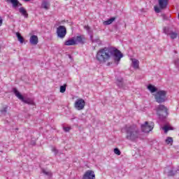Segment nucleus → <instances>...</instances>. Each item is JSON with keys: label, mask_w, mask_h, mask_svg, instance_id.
Instances as JSON below:
<instances>
[{"label": "nucleus", "mask_w": 179, "mask_h": 179, "mask_svg": "<svg viewBox=\"0 0 179 179\" xmlns=\"http://www.w3.org/2000/svg\"><path fill=\"white\" fill-rule=\"evenodd\" d=\"M122 53L114 47L103 48L98 50L96 58L100 64H106L108 66L113 62H120Z\"/></svg>", "instance_id": "f257e3e1"}, {"label": "nucleus", "mask_w": 179, "mask_h": 179, "mask_svg": "<svg viewBox=\"0 0 179 179\" xmlns=\"http://www.w3.org/2000/svg\"><path fill=\"white\" fill-rule=\"evenodd\" d=\"M125 129L127 139L132 141V142H136L138 139H142V135L136 125H127Z\"/></svg>", "instance_id": "f03ea898"}, {"label": "nucleus", "mask_w": 179, "mask_h": 179, "mask_svg": "<svg viewBox=\"0 0 179 179\" xmlns=\"http://www.w3.org/2000/svg\"><path fill=\"white\" fill-rule=\"evenodd\" d=\"M13 92H14V94H15L16 97H17V99L21 100V101H23V103H25L26 104H29L31 106H33L34 104V101H33L30 98L24 99L23 95H22V94H20L16 88L13 89Z\"/></svg>", "instance_id": "7ed1b4c3"}, {"label": "nucleus", "mask_w": 179, "mask_h": 179, "mask_svg": "<svg viewBox=\"0 0 179 179\" xmlns=\"http://www.w3.org/2000/svg\"><path fill=\"white\" fill-rule=\"evenodd\" d=\"M157 114L159 118H166L169 115L167 108L164 105H159L156 108Z\"/></svg>", "instance_id": "20e7f679"}, {"label": "nucleus", "mask_w": 179, "mask_h": 179, "mask_svg": "<svg viewBox=\"0 0 179 179\" xmlns=\"http://www.w3.org/2000/svg\"><path fill=\"white\" fill-rule=\"evenodd\" d=\"M158 5L155 6L154 9L156 13H160L162 12V9H166L167 8V5H169V0H158Z\"/></svg>", "instance_id": "39448f33"}, {"label": "nucleus", "mask_w": 179, "mask_h": 179, "mask_svg": "<svg viewBox=\"0 0 179 179\" xmlns=\"http://www.w3.org/2000/svg\"><path fill=\"white\" fill-rule=\"evenodd\" d=\"M166 94H167V92L166 91H158L155 94V100L157 103H164L166 101Z\"/></svg>", "instance_id": "423d86ee"}, {"label": "nucleus", "mask_w": 179, "mask_h": 179, "mask_svg": "<svg viewBox=\"0 0 179 179\" xmlns=\"http://www.w3.org/2000/svg\"><path fill=\"white\" fill-rule=\"evenodd\" d=\"M154 127H155V123L152 122H145L144 124L141 125V130L143 131V132L148 134L150 132V131H152V129H153Z\"/></svg>", "instance_id": "0eeeda50"}, {"label": "nucleus", "mask_w": 179, "mask_h": 179, "mask_svg": "<svg viewBox=\"0 0 179 179\" xmlns=\"http://www.w3.org/2000/svg\"><path fill=\"white\" fill-rule=\"evenodd\" d=\"M86 106V102L83 99H78L75 101L74 107L76 110L80 111V110H83L85 106Z\"/></svg>", "instance_id": "6e6552de"}, {"label": "nucleus", "mask_w": 179, "mask_h": 179, "mask_svg": "<svg viewBox=\"0 0 179 179\" xmlns=\"http://www.w3.org/2000/svg\"><path fill=\"white\" fill-rule=\"evenodd\" d=\"M57 34L59 38H65L66 36V27L62 25L59 26L57 29Z\"/></svg>", "instance_id": "1a4fd4ad"}, {"label": "nucleus", "mask_w": 179, "mask_h": 179, "mask_svg": "<svg viewBox=\"0 0 179 179\" xmlns=\"http://www.w3.org/2000/svg\"><path fill=\"white\" fill-rule=\"evenodd\" d=\"M83 179H96V174L94 171L88 170L83 176Z\"/></svg>", "instance_id": "9d476101"}, {"label": "nucleus", "mask_w": 179, "mask_h": 179, "mask_svg": "<svg viewBox=\"0 0 179 179\" xmlns=\"http://www.w3.org/2000/svg\"><path fill=\"white\" fill-rule=\"evenodd\" d=\"M29 43L32 44V45H37L38 44V37L36 35H33L29 38Z\"/></svg>", "instance_id": "9b49d317"}, {"label": "nucleus", "mask_w": 179, "mask_h": 179, "mask_svg": "<svg viewBox=\"0 0 179 179\" xmlns=\"http://www.w3.org/2000/svg\"><path fill=\"white\" fill-rule=\"evenodd\" d=\"M64 45H76V39L75 37L69 38L64 42Z\"/></svg>", "instance_id": "f8f14e48"}, {"label": "nucleus", "mask_w": 179, "mask_h": 179, "mask_svg": "<svg viewBox=\"0 0 179 179\" xmlns=\"http://www.w3.org/2000/svg\"><path fill=\"white\" fill-rule=\"evenodd\" d=\"M41 8L42 9H45V10H48V9H50V3L47 1V0H43Z\"/></svg>", "instance_id": "ddd939ff"}, {"label": "nucleus", "mask_w": 179, "mask_h": 179, "mask_svg": "<svg viewBox=\"0 0 179 179\" xmlns=\"http://www.w3.org/2000/svg\"><path fill=\"white\" fill-rule=\"evenodd\" d=\"M6 2H10L13 8H17V6H22V3L17 0H6Z\"/></svg>", "instance_id": "4468645a"}, {"label": "nucleus", "mask_w": 179, "mask_h": 179, "mask_svg": "<svg viewBox=\"0 0 179 179\" xmlns=\"http://www.w3.org/2000/svg\"><path fill=\"white\" fill-rule=\"evenodd\" d=\"M162 129L164 131L166 134L169 132V131H173L174 130V128L170 125V124H165Z\"/></svg>", "instance_id": "2eb2a0df"}, {"label": "nucleus", "mask_w": 179, "mask_h": 179, "mask_svg": "<svg viewBox=\"0 0 179 179\" xmlns=\"http://www.w3.org/2000/svg\"><path fill=\"white\" fill-rule=\"evenodd\" d=\"M20 13H21V15L24 16V17H29V14L27 13V11L26 10V9L24 8L21 7L20 8Z\"/></svg>", "instance_id": "dca6fc26"}, {"label": "nucleus", "mask_w": 179, "mask_h": 179, "mask_svg": "<svg viewBox=\"0 0 179 179\" xmlns=\"http://www.w3.org/2000/svg\"><path fill=\"white\" fill-rule=\"evenodd\" d=\"M132 64H133L134 68H135L136 69H138V68H139V60L136 59H132Z\"/></svg>", "instance_id": "f3484780"}, {"label": "nucleus", "mask_w": 179, "mask_h": 179, "mask_svg": "<svg viewBox=\"0 0 179 179\" xmlns=\"http://www.w3.org/2000/svg\"><path fill=\"white\" fill-rule=\"evenodd\" d=\"M114 20H115V17H113L110 19H109L106 21H104L103 24L105 26H108V24H111V23H113V22H114Z\"/></svg>", "instance_id": "a211bd4d"}, {"label": "nucleus", "mask_w": 179, "mask_h": 179, "mask_svg": "<svg viewBox=\"0 0 179 179\" xmlns=\"http://www.w3.org/2000/svg\"><path fill=\"white\" fill-rule=\"evenodd\" d=\"M148 90H150V92H151V93H155V92H157V88L152 85H149L148 86Z\"/></svg>", "instance_id": "6ab92c4d"}, {"label": "nucleus", "mask_w": 179, "mask_h": 179, "mask_svg": "<svg viewBox=\"0 0 179 179\" xmlns=\"http://www.w3.org/2000/svg\"><path fill=\"white\" fill-rule=\"evenodd\" d=\"M116 83L120 87H124V80L122 78H118Z\"/></svg>", "instance_id": "aec40b11"}, {"label": "nucleus", "mask_w": 179, "mask_h": 179, "mask_svg": "<svg viewBox=\"0 0 179 179\" xmlns=\"http://www.w3.org/2000/svg\"><path fill=\"white\" fill-rule=\"evenodd\" d=\"M16 36H17V37L18 38V41H20V43H24V38H23V36H22L20 33L17 32Z\"/></svg>", "instance_id": "412c9836"}, {"label": "nucleus", "mask_w": 179, "mask_h": 179, "mask_svg": "<svg viewBox=\"0 0 179 179\" xmlns=\"http://www.w3.org/2000/svg\"><path fill=\"white\" fill-rule=\"evenodd\" d=\"M83 38H85V37H83V36H78L75 37L76 44H78V43H83Z\"/></svg>", "instance_id": "4be33fe9"}, {"label": "nucleus", "mask_w": 179, "mask_h": 179, "mask_svg": "<svg viewBox=\"0 0 179 179\" xmlns=\"http://www.w3.org/2000/svg\"><path fill=\"white\" fill-rule=\"evenodd\" d=\"M42 172L43 173V174H45V176H48V177H52V172L50 171H46L45 169H43Z\"/></svg>", "instance_id": "5701e85b"}, {"label": "nucleus", "mask_w": 179, "mask_h": 179, "mask_svg": "<svg viewBox=\"0 0 179 179\" xmlns=\"http://www.w3.org/2000/svg\"><path fill=\"white\" fill-rule=\"evenodd\" d=\"M166 143L167 145H173V138L167 137V138L166 139Z\"/></svg>", "instance_id": "b1692460"}, {"label": "nucleus", "mask_w": 179, "mask_h": 179, "mask_svg": "<svg viewBox=\"0 0 179 179\" xmlns=\"http://www.w3.org/2000/svg\"><path fill=\"white\" fill-rule=\"evenodd\" d=\"M66 91V84H64V85H62L60 87V93H65Z\"/></svg>", "instance_id": "393cba45"}, {"label": "nucleus", "mask_w": 179, "mask_h": 179, "mask_svg": "<svg viewBox=\"0 0 179 179\" xmlns=\"http://www.w3.org/2000/svg\"><path fill=\"white\" fill-rule=\"evenodd\" d=\"M169 35L171 36V38H172V40H174V38H177V33L176 32H171V34H169Z\"/></svg>", "instance_id": "a878e982"}, {"label": "nucleus", "mask_w": 179, "mask_h": 179, "mask_svg": "<svg viewBox=\"0 0 179 179\" xmlns=\"http://www.w3.org/2000/svg\"><path fill=\"white\" fill-rule=\"evenodd\" d=\"M114 153L115 155H117V156H120L121 155V151H120L118 148H115Z\"/></svg>", "instance_id": "bb28decb"}, {"label": "nucleus", "mask_w": 179, "mask_h": 179, "mask_svg": "<svg viewBox=\"0 0 179 179\" xmlns=\"http://www.w3.org/2000/svg\"><path fill=\"white\" fill-rule=\"evenodd\" d=\"M63 129L65 132H69L71 131V127H63Z\"/></svg>", "instance_id": "cd10ccee"}, {"label": "nucleus", "mask_w": 179, "mask_h": 179, "mask_svg": "<svg viewBox=\"0 0 179 179\" xmlns=\"http://www.w3.org/2000/svg\"><path fill=\"white\" fill-rule=\"evenodd\" d=\"M3 23V18H2V17L0 16V27L1 26H2Z\"/></svg>", "instance_id": "c85d7f7f"}, {"label": "nucleus", "mask_w": 179, "mask_h": 179, "mask_svg": "<svg viewBox=\"0 0 179 179\" xmlns=\"http://www.w3.org/2000/svg\"><path fill=\"white\" fill-rule=\"evenodd\" d=\"M7 110H8V107H5V108H3V110H1V113H6Z\"/></svg>", "instance_id": "c756f323"}, {"label": "nucleus", "mask_w": 179, "mask_h": 179, "mask_svg": "<svg viewBox=\"0 0 179 179\" xmlns=\"http://www.w3.org/2000/svg\"><path fill=\"white\" fill-rule=\"evenodd\" d=\"M174 173H173V171H171L169 173V176H174Z\"/></svg>", "instance_id": "7c9ffc66"}, {"label": "nucleus", "mask_w": 179, "mask_h": 179, "mask_svg": "<svg viewBox=\"0 0 179 179\" xmlns=\"http://www.w3.org/2000/svg\"><path fill=\"white\" fill-rule=\"evenodd\" d=\"M85 29H87V30H90V27H89V25H87L85 27Z\"/></svg>", "instance_id": "2f4dec72"}, {"label": "nucleus", "mask_w": 179, "mask_h": 179, "mask_svg": "<svg viewBox=\"0 0 179 179\" xmlns=\"http://www.w3.org/2000/svg\"><path fill=\"white\" fill-rule=\"evenodd\" d=\"M0 52H1V48H0Z\"/></svg>", "instance_id": "473e14b6"}]
</instances>
